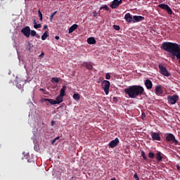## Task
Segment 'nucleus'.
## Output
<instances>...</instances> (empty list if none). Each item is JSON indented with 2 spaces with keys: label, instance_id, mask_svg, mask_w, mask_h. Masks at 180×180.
Segmentation results:
<instances>
[{
  "label": "nucleus",
  "instance_id": "30",
  "mask_svg": "<svg viewBox=\"0 0 180 180\" xmlns=\"http://www.w3.org/2000/svg\"><path fill=\"white\" fill-rule=\"evenodd\" d=\"M103 9H105V11H109V7H108V6L105 5L104 6H102L100 8V11H102Z\"/></svg>",
  "mask_w": 180,
  "mask_h": 180
},
{
  "label": "nucleus",
  "instance_id": "37",
  "mask_svg": "<svg viewBox=\"0 0 180 180\" xmlns=\"http://www.w3.org/2000/svg\"><path fill=\"white\" fill-rule=\"evenodd\" d=\"M93 15H94V18H96V16H98V13H96V11H94L93 13Z\"/></svg>",
  "mask_w": 180,
  "mask_h": 180
},
{
  "label": "nucleus",
  "instance_id": "13",
  "mask_svg": "<svg viewBox=\"0 0 180 180\" xmlns=\"http://www.w3.org/2000/svg\"><path fill=\"white\" fill-rule=\"evenodd\" d=\"M144 20V17L141 15H134L133 16V22L136 23L138 22H143Z\"/></svg>",
  "mask_w": 180,
  "mask_h": 180
},
{
  "label": "nucleus",
  "instance_id": "29",
  "mask_svg": "<svg viewBox=\"0 0 180 180\" xmlns=\"http://www.w3.org/2000/svg\"><path fill=\"white\" fill-rule=\"evenodd\" d=\"M154 157H155V155L154 154V153L150 152V153H148V158H154Z\"/></svg>",
  "mask_w": 180,
  "mask_h": 180
},
{
  "label": "nucleus",
  "instance_id": "17",
  "mask_svg": "<svg viewBox=\"0 0 180 180\" xmlns=\"http://www.w3.org/2000/svg\"><path fill=\"white\" fill-rule=\"evenodd\" d=\"M162 153H161V152H158L155 157L156 159V161H158V162H160V161H162V156H161Z\"/></svg>",
  "mask_w": 180,
  "mask_h": 180
},
{
  "label": "nucleus",
  "instance_id": "32",
  "mask_svg": "<svg viewBox=\"0 0 180 180\" xmlns=\"http://www.w3.org/2000/svg\"><path fill=\"white\" fill-rule=\"evenodd\" d=\"M34 29H40L41 28V24L34 25Z\"/></svg>",
  "mask_w": 180,
  "mask_h": 180
},
{
  "label": "nucleus",
  "instance_id": "1",
  "mask_svg": "<svg viewBox=\"0 0 180 180\" xmlns=\"http://www.w3.org/2000/svg\"><path fill=\"white\" fill-rule=\"evenodd\" d=\"M162 50L170 53L172 60L175 59L179 60L180 64V45L176 43L172 42H163L161 46Z\"/></svg>",
  "mask_w": 180,
  "mask_h": 180
},
{
  "label": "nucleus",
  "instance_id": "40",
  "mask_svg": "<svg viewBox=\"0 0 180 180\" xmlns=\"http://www.w3.org/2000/svg\"><path fill=\"white\" fill-rule=\"evenodd\" d=\"M54 139L57 141V140H60V137H59V136H57V137L55 138Z\"/></svg>",
  "mask_w": 180,
  "mask_h": 180
},
{
  "label": "nucleus",
  "instance_id": "4",
  "mask_svg": "<svg viewBox=\"0 0 180 180\" xmlns=\"http://www.w3.org/2000/svg\"><path fill=\"white\" fill-rule=\"evenodd\" d=\"M165 139L167 143H170L171 144H174V146H180V142L177 141L174 134H171V133L167 134Z\"/></svg>",
  "mask_w": 180,
  "mask_h": 180
},
{
  "label": "nucleus",
  "instance_id": "25",
  "mask_svg": "<svg viewBox=\"0 0 180 180\" xmlns=\"http://www.w3.org/2000/svg\"><path fill=\"white\" fill-rule=\"evenodd\" d=\"M73 99H75V101H79V99H80L79 94H75L73 95Z\"/></svg>",
  "mask_w": 180,
  "mask_h": 180
},
{
  "label": "nucleus",
  "instance_id": "10",
  "mask_svg": "<svg viewBox=\"0 0 180 180\" xmlns=\"http://www.w3.org/2000/svg\"><path fill=\"white\" fill-rule=\"evenodd\" d=\"M120 141L117 138H115V140L111 141L108 143V147L110 148H115V147H117V146L119 145Z\"/></svg>",
  "mask_w": 180,
  "mask_h": 180
},
{
  "label": "nucleus",
  "instance_id": "8",
  "mask_svg": "<svg viewBox=\"0 0 180 180\" xmlns=\"http://www.w3.org/2000/svg\"><path fill=\"white\" fill-rule=\"evenodd\" d=\"M160 72L165 75V77H169V72L167 70V68L164 67L162 65H159Z\"/></svg>",
  "mask_w": 180,
  "mask_h": 180
},
{
  "label": "nucleus",
  "instance_id": "7",
  "mask_svg": "<svg viewBox=\"0 0 180 180\" xmlns=\"http://www.w3.org/2000/svg\"><path fill=\"white\" fill-rule=\"evenodd\" d=\"M158 8H160V9H163L164 11H166L168 15H172L173 13L172 9H171V7H169L168 4H159Z\"/></svg>",
  "mask_w": 180,
  "mask_h": 180
},
{
  "label": "nucleus",
  "instance_id": "16",
  "mask_svg": "<svg viewBox=\"0 0 180 180\" xmlns=\"http://www.w3.org/2000/svg\"><path fill=\"white\" fill-rule=\"evenodd\" d=\"M155 94H156V95H162L163 91L162 88H161V86H158L155 87Z\"/></svg>",
  "mask_w": 180,
  "mask_h": 180
},
{
  "label": "nucleus",
  "instance_id": "27",
  "mask_svg": "<svg viewBox=\"0 0 180 180\" xmlns=\"http://www.w3.org/2000/svg\"><path fill=\"white\" fill-rule=\"evenodd\" d=\"M57 13V11H54L52 14L50 15V22L53 21V18H54V15Z\"/></svg>",
  "mask_w": 180,
  "mask_h": 180
},
{
  "label": "nucleus",
  "instance_id": "24",
  "mask_svg": "<svg viewBox=\"0 0 180 180\" xmlns=\"http://www.w3.org/2000/svg\"><path fill=\"white\" fill-rule=\"evenodd\" d=\"M51 82H56V84H58V82H60V79L58 77H53L51 79Z\"/></svg>",
  "mask_w": 180,
  "mask_h": 180
},
{
  "label": "nucleus",
  "instance_id": "18",
  "mask_svg": "<svg viewBox=\"0 0 180 180\" xmlns=\"http://www.w3.org/2000/svg\"><path fill=\"white\" fill-rule=\"evenodd\" d=\"M88 44H96V40L94 37H89L87 39Z\"/></svg>",
  "mask_w": 180,
  "mask_h": 180
},
{
  "label": "nucleus",
  "instance_id": "9",
  "mask_svg": "<svg viewBox=\"0 0 180 180\" xmlns=\"http://www.w3.org/2000/svg\"><path fill=\"white\" fill-rule=\"evenodd\" d=\"M21 33L25 36V37H30V27L27 26L21 30Z\"/></svg>",
  "mask_w": 180,
  "mask_h": 180
},
{
  "label": "nucleus",
  "instance_id": "19",
  "mask_svg": "<svg viewBox=\"0 0 180 180\" xmlns=\"http://www.w3.org/2000/svg\"><path fill=\"white\" fill-rule=\"evenodd\" d=\"M78 29V25L74 24L69 28V33H72L75 30H77Z\"/></svg>",
  "mask_w": 180,
  "mask_h": 180
},
{
  "label": "nucleus",
  "instance_id": "33",
  "mask_svg": "<svg viewBox=\"0 0 180 180\" xmlns=\"http://www.w3.org/2000/svg\"><path fill=\"white\" fill-rule=\"evenodd\" d=\"M113 29H115V30H120V27L119 25H113Z\"/></svg>",
  "mask_w": 180,
  "mask_h": 180
},
{
  "label": "nucleus",
  "instance_id": "23",
  "mask_svg": "<svg viewBox=\"0 0 180 180\" xmlns=\"http://www.w3.org/2000/svg\"><path fill=\"white\" fill-rule=\"evenodd\" d=\"M49 37V32L46 31L41 36V40H46Z\"/></svg>",
  "mask_w": 180,
  "mask_h": 180
},
{
  "label": "nucleus",
  "instance_id": "44",
  "mask_svg": "<svg viewBox=\"0 0 180 180\" xmlns=\"http://www.w3.org/2000/svg\"><path fill=\"white\" fill-rule=\"evenodd\" d=\"M51 126H54V121L51 122Z\"/></svg>",
  "mask_w": 180,
  "mask_h": 180
},
{
  "label": "nucleus",
  "instance_id": "41",
  "mask_svg": "<svg viewBox=\"0 0 180 180\" xmlns=\"http://www.w3.org/2000/svg\"><path fill=\"white\" fill-rule=\"evenodd\" d=\"M47 25H44V30H46V29H47Z\"/></svg>",
  "mask_w": 180,
  "mask_h": 180
},
{
  "label": "nucleus",
  "instance_id": "5",
  "mask_svg": "<svg viewBox=\"0 0 180 180\" xmlns=\"http://www.w3.org/2000/svg\"><path fill=\"white\" fill-rule=\"evenodd\" d=\"M101 86L104 90L105 95H109V89L110 88V82L108 80H103L101 82Z\"/></svg>",
  "mask_w": 180,
  "mask_h": 180
},
{
  "label": "nucleus",
  "instance_id": "38",
  "mask_svg": "<svg viewBox=\"0 0 180 180\" xmlns=\"http://www.w3.org/2000/svg\"><path fill=\"white\" fill-rule=\"evenodd\" d=\"M56 139L52 140V141H51V144H55V143H56Z\"/></svg>",
  "mask_w": 180,
  "mask_h": 180
},
{
  "label": "nucleus",
  "instance_id": "3",
  "mask_svg": "<svg viewBox=\"0 0 180 180\" xmlns=\"http://www.w3.org/2000/svg\"><path fill=\"white\" fill-rule=\"evenodd\" d=\"M63 96L59 95L56 97V101L51 98H42L41 102H49L51 105H60L63 102Z\"/></svg>",
  "mask_w": 180,
  "mask_h": 180
},
{
  "label": "nucleus",
  "instance_id": "35",
  "mask_svg": "<svg viewBox=\"0 0 180 180\" xmlns=\"http://www.w3.org/2000/svg\"><path fill=\"white\" fill-rule=\"evenodd\" d=\"M105 79H110V75L109 73H106L105 75Z\"/></svg>",
  "mask_w": 180,
  "mask_h": 180
},
{
  "label": "nucleus",
  "instance_id": "2",
  "mask_svg": "<svg viewBox=\"0 0 180 180\" xmlns=\"http://www.w3.org/2000/svg\"><path fill=\"white\" fill-rule=\"evenodd\" d=\"M124 92L131 99L137 98L140 95L144 94V88L141 86L134 85L124 89Z\"/></svg>",
  "mask_w": 180,
  "mask_h": 180
},
{
  "label": "nucleus",
  "instance_id": "12",
  "mask_svg": "<svg viewBox=\"0 0 180 180\" xmlns=\"http://www.w3.org/2000/svg\"><path fill=\"white\" fill-rule=\"evenodd\" d=\"M120 4H122V1H112L110 6L112 9H116L117 8H119Z\"/></svg>",
  "mask_w": 180,
  "mask_h": 180
},
{
  "label": "nucleus",
  "instance_id": "21",
  "mask_svg": "<svg viewBox=\"0 0 180 180\" xmlns=\"http://www.w3.org/2000/svg\"><path fill=\"white\" fill-rule=\"evenodd\" d=\"M67 89V86L65 85L63 86V88L60 89V96H65V90Z\"/></svg>",
  "mask_w": 180,
  "mask_h": 180
},
{
  "label": "nucleus",
  "instance_id": "31",
  "mask_svg": "<svg viewBox=\"0 0 180 180\" xmlns=\"http://www.w3.org/2000/svg\"><path fill=\"white\" fill-rule=\"evenodd\" d=\"M27 50H28V51H30V49H32V43L28 42V44L27 46Z\"/></svg>",
  "mask_w": 180,
  "mask_h": 180
},
{
  "label": "nucleus",
  "instance_id": "15",
  "mask_svg": "<svg viewBox=\"0 0 180 180\" xmlns=\"http://www.w3.org/2000/svg\"><path fill=\"white\" fill-rule=\"evenodd\" d=\"M145 85H146L147 89H153V82H151V80H150L148 79L145 81Z\"/></svg>",
  "mask_w": 180,
  "mask_h": 180
},
{
  "label": "nucleus",
  "instance_id": "22",
  "mask_svg": "<svg viewBox=\"0 0 180 180\" xmlns=\"http://www.w3.org/2000/svg\"><path fill=\"white\" fill-rule=\"evenodd\" d=\"M86 68H87V70H93L94 68V66H92V64H91V63H88V62H86L84 63Z\"/></svg>",
  "mask_w": 180,
  "mask_h": 180
},
{
  "label": "nucleus",
  "instance_id": "28",
  "mask_svg": "<svg viewBox=\"0 0 180 180\" xmlns=\"http://www.w3.org/2000/svg\"><path fill=\"white\" fill-rule=\"evenodd\" d=\"M39 16V20H43V14L41 13V11L40 10L38 11Z\"/></svg>",
  "mask_w": 180,
  "mask_h": 180
},
{
  "label": "nucleus",
  "instance_id": "34",
  "mask_svg": "<svg viewBox=\"0 0 180 180\" xmlns=\"http://www.w3.org/2000/svg\"><path fill=\"white\" fill-rule=\"evenodd\" d=\"M134 179H136V180H140V178H139V175H137V173H135V174H134Z\"/></svg>",
  "mask_w": 180,
  "mask_h": 180
},
{
  "label": "nucleus",
  "instance_id": "43",
  "mask_svg": "<svg viewBox=\"0 0 180 180\" xmlns=\"http://www.w3.org/2000/svg\"><path fill=\"white\" fill-rule=\"evenodd\" d=\"M37 22H36V20H34V25H37Z\"/></svg>",
  "mask_w": 180,
  "mask_h": 180
},
{
  "label": "nucleus",
  "instance_id": "39",
  "mask_svg": "<svg viewBox=\"0 0 180 180\" xmlns=\"http://www.w3.org/2000/svg\"><path fill=\"white\" fill-rule=\"evenodd\" d=\"M55 39H56V40H59V39H60V37L56 36V37H55Z\"/></svg>",
  "mask_w": 180,
  "mask_h": 180
},
{
  "label": "nucleus",
  "instance_id": "11",
  "mask_svg": "<svg viewBox=\"0 0 180 180\" xmlns=\"http://www.w3.org/2000/svg\"><path fill=\"white\" fill-rule=\"evenodd\" d=\"M153 141H161V136L157 132H152L150 134Z\"/></svg>",
  "mask_w": 180,
  "mask_h": 180
},
{
  "label": "nucleus",
  "instance_id": "46",
  "mask_svg": "<svg viewBox=\"0 0 180 180\" xmlns=\"http://www.w3.org/2000/svg\"><path fill=\"white\" fill-rule=\"evenodd\" d=\"M40 91H44V89H40Z\"/></svg>",
  "mask_w": 180,
  "mask_h": 180
},
{
  "label": "nucleus",
  "instance_id": "26",
  "mask_svg": "<svg viewBox=\"0 0 180 180\" xmlns=\"http://www.w3.org/2000/svg\"><path fill=\"white\" fill-rule=\"evenodd\" d=\"M141 157L145 160V161H147V156H146V153L144 151H141Z\"/></svg>",
  "mask_w": 180,
  "mask_h": 180
},
{
  "label": "nucleus",
  "instance_id": "14",
  "mask_svg": "<svg viewBox=\"0 0 180 180\" xmlns=\"http://www.w3.org/2000/svg\"><path fill=\"white\" fill-rule=\"evenodd\" d=\"M124 19L127 23H131L133 22V17L131 16V14L130 13H127L124 15Z\"/></svg>",
  "mask_w": 180,
  "mask_h": 180
},
{
  "label": "nucleus",
  "instance_id": "42",
  "mask_svg": "<svg viewBox=\"0 0 180 180\" xmlns=\"http://www.w3.org/2000/svg\"><path fill=\"white\" fill-rule=\"evenodd\" d=\"M176 168H177V169L179 171L180 170V167H179V165H176Z\"/></svg>",
  "mask_w": 180,
  "mask_h": 180
},
{
  "label": "nucleus",
  "instance_id": "45",
  "mask_svg": "<svg viewBox=\"0 0 180 180\" xmlns=\"http://www.w3.org/2000/svg\"><path fill=\"white\" fill-rule=\"evenodd\" d=\"M111 180H116V179L115 178H112V179H111Z\"/></svg>",
  "mask_w": 180,
  "mask_h": 180
},
{
  "label": "nucleus",
  "instance_id": "36",
  "mask_svg": "<svg viewBox=\"0 0 180 180\" xmlns=\"http://www.w3.org/2000/svg\"><path fill=\"white\" fill-rule=\"evenodd\" d=\"M39 58H43L44 57V52H41V53L39 56Z\"/></svg>",
  "mask_w": 180,
  "mask_h": 180
},
{
  "label": "nucleus",
  "instance_id": "20",
  "mask_svg": "<svg viewBox=\"0 0 180 180\" xmlns=\"http://www.w3.org/2000/svg\"><path fill=\"white\" fill-rule=\"evenodd\" d=\"M30 35L32 37H36L37 39H40V35L39 34H37V32H36V31H34V30H30Z\"/></svg>",
  "mask_w": 180,
  "mask_h": 180
},
{
  "label": "nucleus",
  "instance_id": "6",
  "mask_svg": "<svg viewBox=\"0 0 180 180\" xmlns=\"http://www.w3.org/2000/svg\"><path fill=\"white\" fill-rule=\"evenodd\" d=\"M179 99V96H178V95L176 94L167 96V101H168V103H170V105H175V103L178 102Z\"/></svg>",
  "mask_w": 180,
  "mask_h": 180
}]
</instances>
